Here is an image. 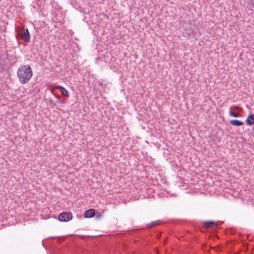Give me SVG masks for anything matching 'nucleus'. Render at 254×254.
I'll use <instances>...</instances> for the list:
<instances>
[{
    "label": "nucleus",
    "mask_w": 254,
    "mask_h": 254,
    "mask_svg": "<svg viewBox=\"0 0 254 254\" xmlns=\"http://www.w3.org/2000/svg\"><path fill=\"white\" fill-rule=\"evenodd\" d=\"M17 77L22 84L27 83L33 75L32 69L29 65H24L18 68Z\"/></svg>",
    "instance_id": "1"
},
{
    "label": "nucleus",
    "mask_w": 254,
    "mask_h": 254,
    "mask_svg": "<svg viewBox=\"0 0 254 254\" xmlns=\"http://www.w3.org/2000/svg\"><path fill=\"white\" fill-rule=\"evenodd\" d=\"M19 36L25 42L30 41V33L28 29H22L17 34V38Z\"/></svg>",
    "instance_id": "2"
},
{
    "label": "nucleus",
    "mask_w": 254,
    "mask_h": 254,
    "mask_svg": "<svg viewBox=\"0 0 254 254\" xmlns=\"http://www.w3.org/2000/svg\"><path fill=\"white\" fill-rule=\"evenodd\" d=\"M58 218L61 222H67L71 220L72 215L71 213L69 212H63L59 215Z\"/></svg>",
    "instance_id": "3"
},
{
    "label": "nucleus",
    "mask_w": 254,
    "mask_h": 254,
    "mask_svg": "<svg viewBox=\"0 0 254 254\" xmlns=\"http://www.w3.org/2000/svg\"><path fill=\"white\" fill-rule=\"evenodd\" d=\"M232 109L235 110L240 111L242 110V108L239 106H233V107H231L230 108V111H229V115L234 117H239L240 116V114L235 113L232 111Z\"/></svg>",
    "instance_id": "4"
},
{
    "label": "nucleus",
    "mask_w": 254,
    "mask_h": 254,
    "mask_svg": "<svg viewBox=\"0 0 254 254\" xmlns=\"http://www.w3.org/2000/svg\"><path fill=\"white\" fill-rule=\"evenodd\" d=\"M95 215V210L93 209H90L86 210L84 213V216L86 218H91Z\"/></svg>",
    "instance_id": "5"
},
{
    "label": "nucleus",
    "mask_w": 254,
    "mask_h": 254,
    "mask_svg": "<svg viewBox=\"0 0 254 254\" xmlns=\"http://www.w3.org/2000/svg\"><path fill=\"white\" fill-rule=\"evenodd\" d=\"M56 88L60 90L63 96H64L66 97H68L69 96L68 92L64 87L61 86H57L56 87Z\"/></svg>",
    "instance_id": "6"
},
{
    "label": "nucleus",
    "mask_w": 254,
    "mask_h": 254,
    "mask_svg": "<svg viewBox=\"0 0 254 254\" xmlns=\"http://www.w3.org/2000/svg\"><path fill=\"white\" fill-rule=\"evenodd\" d=\"M246 122L248 125L250 126L253 125L254 124V114L249 115L246 120Z\"/></svg>",
    "instance_id": "7"
},
{
    "label": "nucleus",
    "mask_w": 254,
    "mask_h": 254,
    "mask_svg": "<svg viewBox=\"0 0 254 254\" xmlns=\"http://www.w3.org/2000/svg\"><path fill=\"white\" fill-rule=\"evenodd\" d=\"M230 123L231 125L234 126H241L244 124V123L238 120H232L230 121Z\"/></svg>",
    "instance_id": "8"
},
{
    "label": "nucleus",
    "mask_w": 254,
    "mask_h": 254,
    "mask_svg": "<svg viewBox=\"0 0 254 254\" xmlns=\"http://www.w3.org/2000/svg\"><path fill=\"white\" fill-rule=\"evenodd\" d=\"M161 224V221L158 220L155 221H152L150 223L146 225V227L147 228H151V227H153L154 226L160 225Z\"/></svg>",
    "instance_id": "9"
},
{
    "label": "nucleus",
    "mask_w": 254,
    "mask_h": 254,
    "mask_svg": "<svg viewBox=\"0 0 254 254\" xmlns=\"http://www.w3.org/2000/svg\"><path fill=\"white\" fill-rule=\"evenodd\" d=\"M203 225L206 228L211 227L214 225L216 226L217 224L215 222L213 221H205L203 222Z\"/></svg>",
    "instance_id": "10"
},
{
    "label": "nucleus",
    "mask_w": 254,
    "mask_h": 254,
    "mask_svg": "<svg viewBox=\"0 0 254 254\" xmlns=\"http://www.w3.org/2000/svg\"><path fill=\"white\" fill-rule=\"evenodd\" d=\"M49 102L50 104H52L53 105H56L57 103H63V102L60 101H54L52 99H49Z\"/></svg>",
    "instance_id": "11"
},
{
    "label": "nucleus",
    "mask_w": 254,
    "mask_h": 254,
    "mask_svg": "<svg viewBox=\"0 0 254 254\" xmlns=\"http://www.w3.org/2000/svg\"><path fill=\"white\" fill-rule=\"evenodd\" d=\"M5 68V64L2 60H0V70H3Z\"/></svg>",
    "instance_id": "12"
},
{
    "label": "nucleus",
    "mask_w": 254,
    "mask_h": 254,
    "mask_svg": "<svg viewBox=\"0 0 254 254\" xmlns=\"http://www.w3.org/2000/svg\"><path fill=\"white\" fill-rule=\"evenodd\" d=\"M51 93H52V94L53 95H54V96H55L57 98L59 99V98H60V96L57 95V94H56L54 93V92L53 90H51Z\"/></svg>",
    "instance_id": "13"
}]
</instances>
